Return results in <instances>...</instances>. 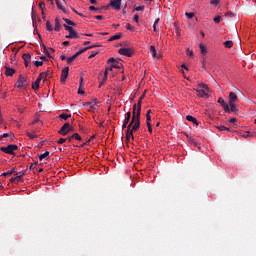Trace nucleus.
<instances>
[{"label": "nucleus", "mask_w": 256, "mask_h": 256, "mask_svg": "<svg viewBox=\"0 0 256 256\" xmlns=\"http://www.w3.org/2000/svg\"><path fill=\"white\" fill-rule=\"evenodd\" d=\"M141 127V116L132 112V119L127 126V131H137Z\"/></svg>", "instance_id": "obj_1"}, {"label": "nucleus", "mask_w": 256, "mask_h": 256, "mask_svg": "<svg viewBox=\"0 0 256 256\" xmlns=\"http://www.w3.org/2000/svg\"><path fill=\"white\" fill-rule=\"evenodd\" d=\"M17 149H19V146H17V144H10L7 147L2 146L0 148V151L6 153L7 155H15V151H17Z\"/></svg>", "instance_id": "obj_2"}, {"label": "nucleus", "mask_w": 256, "mask_h": 256, "mask_svg": "<svg viewBox=\"0 0 256 256\" xmlns=\"http://www.w3.org/2000/svg\"><path fill=\"white\" fill-rule=\"evenodd\" d=\"M63 27L66 31L69 32V35L66 36V39H79V34L75 32L73 27L68 26L67 24H63Z\"/></svg>", "instance_id": "obj_3"}, {"label": "nucleus", "mask_w": 256, "mask_h": 256, "mask_svg": "<svg viewBox=\"0 0 256 256\" xmlns=\"http://www.w3.org/2000/svg\"><path fill=\"white\" fill-rule=\"evenodd\" d=\"M121 1L123 0H111L108 6H105L104 9H109L112 7L115 11H121Z\"/></svg>", "instance_id": "obj_4"}, {"label": "nucleus", "mask_w": 256, "mask_h": 256, "mask_svg": "<svg viewBox=\"0 0 256 256\" xmlns=\"http://www.w3.org/2000/svg\"><path fill=\"white\" fill-rule=\"evenodd\" d=\"M109 71H113V67H107L104 73L100 72V77H102V81L100 82L99 87L105 85V83L107 82Z\"/></svg>", "instance_id": "obj_5"}, {"label": "nucleus", "mask_w": 256, "mask_h": 256, "mask_svg": "<svg viewBox=\"0 0 256 256\" xmlns=\"http://www.w3.org/2000/svg\"><path fill=\"white\" fill-rule=\"evenodd\" d=\"M71 131H73V127L71 126V124L69 123H65L61 128L60 130L58 131V133L60 135H67L68 133H71Z\"/></svg>", "instance_id": "obj_6"}, {"label": "nucleus", "mask_w": 256, "mask_h": 256, "mask_svg": "<svg viewBox=\"0 0 256 256\" xmlns=\"http://www.w3.org/2000/svg\"><path fill=\"white\" fill-rule=\"evenodd\" d=\"M15 87H17L18 89H23V87H27V78H25L23 75H20L17 82L15 83Z\"/></svg>", "instance_id": "obj_7"}, {"label": "nucleus", "mask_w": 256, "mask_h": 256, "mask_svg": "<svg viewBox=\"0 0 256 256\" xmlns=\"http://www.w3.org/2000/svg\"><path fill=\"white\" fill-rule=\"evenodd\" d=\"M118 53L120 55H124L125 57H133L134 51L131 48H120L118 50Z\"/></svg>", "instance_id": "obj_8"}, {"label": "nucleus", "mask_w": 256, "mask_h": 256, "mask_svg": "<svg viewBox=\"0 0 256 256\" xmlns=\"http://www.w3.org/2000/svg\"><path fill=\"white\" fill-rule=\"evenodd\" d=\"M143 105V100L139 99L137 104H134L132 107V113L141 116V106Z\"/></svg>", "instance_id": "obj_9"}, {"label": "nucleus", "mask_w": 256, "mask_h": 256, "mask_svg": "<svg viewBox=\"0 0 256 256\" xmlns=\"http://www.w3.org/2000/svg\"><path fill=\"white\" fill-rule=\"evenodd\" d=\"M225 113H235L236 115H238L239 109H237V105H235V102H229L228 111H225Z\"/></svg>", "instance_id": "obj_10"}, {"label": "nucleus", "mask_w": 256, "mask_h": 256, "mask_svg": "<svg viewBox=\"0 0 256 256\" xmlns=\"http://www.w3.org/2000/svg\"><path fill=\"white\" fill-rule=\"evenodd\" d=\"M67 77H69V67L68 66H66L61 72V77H60L61 83H65V81H67Z\"/></svg>", "instance_id": "obj_11"}, {"label": "nucleus", "mask_w": 256, "mask_h": 256, "mask_svg": "<svg viewBox=\"0 0 256 256\" xmlns=\"http://www.w3.org/2000/svg\"><path fill=\"white\" fill-rule=\"evenodd\" d=\"M16 71L14 68H11V66H5V75L6 77H13L15 75Z\"/></svg>", "instance_id": "obj_12"}, {"label": "nucleus", "mask_w": 256, "mask_h": 256, "mask_svg": "<svg viewBox=\"0 0 256 256\" xmlns=\"http://www.w3.org/2000/svg\"><path fill=\"white\" fill-rule=\"evenodd\" d=\"M22 59L24 60L25 67H29V63H31V54H23Z\"/></svg>", "instance_id": "obj_13"}, {"label": "nucleus", "mask_w": 256, "mask_h": 256, "mask_svg": "<svg viewBox=\"0 0 256 256\" xmlns=\"http://www.w3.org/2000/svg\"><path fill=\"white\" fill-rule=\"evenodd\" d=\"M197 93H198V97H203V98H209V92H207L206 90H203L201 88L196 89Z\"/></svg>", "instance_id": "obj_14"}, {"label": "nucleus", "mask_w": 256, "mask_h": 256, "mask_svg": "<svg viewBox=\"0 0 256 256\" xmlns=\"http://www.w3.org/2000/svg\"><path fill=\"white\" fill-rule=\"evenodd\" d=\"M218 103L222 106L224 111H229V104L225 103V99L223 98H218Z\"/></svg>", "instance_id": "obj_15"}, {"label": "nucleus", "mask_w": 256, "mask_h": 256, "mask_svg": "<svg viewBox=\"0 0 256 256\" xmlns=\"http://www.w3.org/2000/svg\"><path fill=\"white\" fill-rule=\"evenodd\" d=\"M94 47H99V45H92V46H88V47H85V48H82L80 49L76 55L79 57V55L85 53V51H89V49H93Z\"/></svg>", "instance_id": "obj_16"}, {"label": "nucleus", "mask_w": 256, "mask_h": 256, "mask_svg": "<svg viewBox=\"0 0 256 256\" xmlns=\"http://www.w3.org/2000/svg\"><path fill=\"white\" fill-rule=\"evenodd\" d=\"M239 97H237V94L235 92H230L229 93V103H235L238 101Z\"/></svg>", "instance_id": "obj_17"}, {"label": "nucleus", "mask_w": 256, "mask_h": 256, "mask_svg": "<svg viewBox=\"0 0 256 256\" xmlns=\"http://www.w3.org/2000/svg\"><path fill=\"white\" fill-rule=\"evenodd\" d=\"M85 107H90V109H95L97 107V99L92 100L91 102H87Z\"/></svg>", "instance_id": "obj_18"}, {"label": "nucleus", "mask_w": 256, "mask_h": 256, "mask_svg": "<svg viewBox=\"0 0 256 256\" xmlns=\"http://www.w3.org/2000/svg\"><path fill=\"white\" fill-rule=\"evenodd\" d=\"M135 130H126V139L129 141V139H132V141L135 139V136H133V133Z\"/></svg>", "instance_id": "obj_19"}, {"label": "nucleus", "mask_w": 256, "mask_h": 256, "mask_svg": "<svg viewBox=\"0 0 256 256\" xmlns=\"http://www.w3.org/2000/svg\"><path fill=\"white\" fill-rule=\"evenodd\" d=\"M47 77H49V72H41L38 78L45 83L47 81Z\"/></svg>", "instance_id": "obj_20"}, {"label": "nucleus", "mask_w": 256, "mask_h": 256, "mask_svg": "<svg viewBox=\"0 0 256 256\" xmlns=\"http://www.w3.org/2000/svg\"><path fill=\"white\" fill-rule=\"evenodd\" d=\"M40 83H41V78L38 77V78L36 79L35 83H32V89H33L34 91H37V90L39 89Z\"/></svg>", "instance_id": "obj_21"}, {"label": "nucleus", "mask_w": 256, "mask_h": 256, "mask_svg": "<svg viewBox=\"0 0 256 256\" xmlns=\"http://www.w3.org/2000/svg\"><path fill=\"white\" fill-rule=\"evenodd\" d=\"M186 119H187V121H190L191 123H193L196 126L199 125V121H197V119L191 115L186 116Z\"/></svg>", "instance_id": "obj_22"}, {"label": "nucleus", "mask_w": 256, "mask_h": 256, "mask_svg": "<svg viewBox=\"0 0 256 256\" xmlns=\"http://www.w3.org/2000/svg\"><path fill=\"white\" fill-rule=\"evenodd\" d=\"M38 158L40 161H43V159H45V161H49V151L39 155Z\"/></svg>", "instance_id": "obj_23"}, {"label": "nucleus", "mask_w": 256, "mask_h": 256, "mask_svg": "<svg viewBox=\"0 0 256 256\" xmlns=\"http://www.w3.org/2000/svg\"><path fill=\"white\" fill-rule=\"evenodd\" d=\"M54 31H61V22H60L59 18L55 19Z\"/></svg>", "instance_id": "obj_24"}, {"label": "nucleus", "mask_w": 256, "mask_h": 256, "mask_svg": "<svg viewBox=\"0 0 256 256\" xmlns=\"http://www.w3.org/2000/svg\"><path fill=\"white\" fill-rule=\"evenodd\" d=\"M121 38V33H117L115 34L114 36H111L108 41L111 42V41H117V39H120Z\"/></svg>", "instance_id": "obj_25"}, {"label": "nucleus", "mask_w": 256, "mask_h": 256, "mask_svg": "<svg viewBox=\"0 0 256 256\" xmlns=\"http://www.w3.org/2000/svg\"><path fill=\"white\" fill-rule=\"evenodd\" d=\"M55 1L58 9H60V11H63V13H66V10H65V7H63V4H61L59 0H55Z\"/></svg>", "instance_id": "obj_26"}, {"label": "nucleus", "mask_w": 256, "mask_h": 256, "mask_svg": "<svg viewBox=\"0 0 256 256\" xmlns=\"http://www.w3.org/2000/svg\"><path fill=\"white\" fill-rule=\"evenodd\" d=\"M199 88L200 89H203V91H206V92H208L209 93V86L207 85V84H205V83H201V84H199Z\"/></svg>", "instance_id": "obj_27"}, {"label": "nucleus", "mask_w": 256, "mask_h": 256, "mask_svg": "<svg viewBox=\"0 0 256 256\" xmlns=\"http://www.w3.org/2000/svg\"><path fill=\"white\" fill-rule=\"evenodd\" d=\"M63 20L65 21L66 24H68V27H75V22L67 19V18H63Z\"/></svg>", "instance_id": "obj_28"}, {"label": "nucleus", "mask_w": 256, "mask_h": 256, "mask_svg": "<svg viewBox=\"0 0 256 256\" xmlns=\"http://www.w3.org/2000/svg\"><path fill=\"white\" fill-rule=\"evenodd\" d=\"M150 53H152V57L154 59L157 57V50L155 49V46H150Z\"/></svg>", "instance_id": "obj_29"}, {"label": "nucleus", "mask_w": 256, "mask_h": 256, "mask_svg": "<svg viewBox=\"0 0 256 256\" xmlns=\"http://www.w3.org/2000/svg\"><path fill=\"white\" fill-rule=\"evenodd\" d=\"M199 47L202 55H207V47H205L203 44H200Z\"/></svg>", "instance_id": "obj_30"}, {"label": "nucleus", "mask_w": 256, "mask_h": 256, "mask_svg": "<svg viewBox=\"0 0 256 256\" xmlns=\"http://www.w3.org/2000/svg\"><path fill=\"white\" fill-rule=\"evenodd\" d=\"M76 57H78V56L76 54H74L73 56L67 58L68 65H71V63H73L75 61Z\"/></svg>", "instance_id": "obj_31"}, {"label": "nucleus", "mask_w": 256, "mask_h": 256, "mask_svg": "<svg viewBox=\"0 0 256 256\" xmlns=\"http://www.w3.org/2000/svg\"><path fill=\"white\" fill-rule=\"evenodd\" d=\"M147 123H151V110H148L146 113V125Z\"/></svg>", "instance_id": "obj_32"}, {"label": "nucleus", "mask_w": 256, "mask_h": 256, "mask_svg": "<svg viewBox=\"0 0 256 256\" xmlns=\"http://www.w3.org/2000/svg\"><path fill=\"white\" fill-rule=\"evenodd\" d=\"M224 45L227 49H231V47H233V41L231 40L225 41Z\"/></svg>", "instance_id": "obj_33"}, {"label": "nucleus", "mask_w": 256, "mask_h": 256, "mask_svg": "<svg viewBox=\"0 0 256 256\" xmlns=\"http://www.w3.org/2000/svg\"><path fill=\"white\" fill-rule=\"evenodd\" d=\"M60 119H64V121H67V119H69L71 117V114H65V113H62L60 114Z\"/></svg>", "instance_id": "obj_34"}, {"label": "nucleus", "mask_w": 256, "mask_h": 256, "mask_svg": "<svg viewBox=\"0 0 256 256\" xmlns=\"http://www.w3.org/2000/svg\"><path fill=\"white\" fill-rule=\"evenodd\" d=\"M73 139H76V141H82L83 138H81V135L79 133L72 134Z\"/></svg>", "instance_id": "obj_35"}, {"label": "nucleus", "mask_w": 256, "mask_h": 256, "mask_svg": "<svg viewBox=\"0 0 256 256\" xmlns=\"http://www.w3.org/2000/svg\"><path fill=\"white\" fill-rule=\"evenodd\" d=\"M185 17H187L188 19H193L195 17V13H193V12H186L185 13Z\"/></svg>", "instance_id": "obj_36"}, {"label": "nucleus", "mask_w": 256, "mask_h": 256, "mask_svg": "<svg viewBox=\"0 0 256 256\" xmlns=\"http://www.w3.org/2000/svg\"><path fill=\"white\" fill-rule=\"evenodd\" d=\"M217 129H218L219 131H231V128H227V127H225V126H217Z\"/></svg>", "instance_id": "obj_37"}, {"label": "nucleus", "mask_w": 256, "mask_h": 256, "mask_svg": "<svg viewBox=\"0 0 256 256\" xmlns=\"http://www.w3.org/2000/svg\"><path fill=\"white\" fill-rule=\"evenodd\" d=\"M13 173H15V168L11 169V170L8 171V172H4L2 175H3L4 177H7V175H13Z\"/></svg>", "instance_id": "obj_38"}, {"label": "nucleus", "mask_w": 256, "mask_h": 256, "mask_svg": "<svg viewBox=\"0 0 256 256\" xmlns=\"http://www.w3.org/2000/svg\"><path fill=\"white\" fill-rule=\"evenodd\" d=\"M46 29L47 31H53V26L51 25V22L49 21L46 22Z\"/></svg>", "instance_id": "obj_39"}, {"label": "nucleus", "mask_w": 256, "mask_h": 256, "mask_svg": "<svg viewBox=\"0 0 256 256\" xmlns=\"http://www.w3.org/2000/svg\"><path fill=\"white\" fill-rule=\"evenodd\" d=\"M241 137H244V139H247V137H251V132L250 131H246V132L241 134Z\"/></svg>", "instance_id": "obj_40"}, {"label": "nucleus", "mask_w": 256, "mask_h": 256, "mask_svg": "<svg viewBox=\"0 0 256 256\" xmlns=\"http://www.w3.org/2000/svg\"><path fill=\"white\" fill-rule=\"evenodd\" d=\"M23 175H25V173H22V174L16 176V181H18V183L23 182V178H21V177H23Z\"/></svg>", "instance_id": "obj_41"}, {"label": "nucleus", "mask_w": 256, "mask_h": 256, "mask_svg": "<svg viewBox=\"0 0 256 256\" xmlns=\"http://www.w3.org/2000/svg\"><path fill=\"white\" fill-rule=\"evenodd\" d=\"M219 3H221L220 0H211V1H210V5H214V6L219 5Z\"/></svg>", "instance_id": "obj_42"}, {"label": "nucleus", "mask_w": 256, "mask_h": 256, "mask_svg": "<svg viewBox=\"0 0 256 256\" xmlns=\"http://www.w3.org/2000/svg\"><path fill=\"white\" fill-rule=\"evenodd\" d=\"M190 143L196 147H198V149H201V146H199V143H197L195 140L190 139Z\"/></svg>", "instance_id": "obj_43"}, {"label": "nucleus", "mask_w": 256, "mask_h": 256, "mask_svg": "<svg viewBox=\"0 0 256 256\" xmlns=\"http://www.w3.org/2000/svg\"><path fill=\"white\" fill-rule=\"evenodd\" d=\"M214 23H216V24L221 23V16H216V17L214 18Z\"/></svg>", "instance_id": "obj_44"}, {"label": "nucleus", "mask_w": 256, "mask_h": 256, "mask_svg": "<svg viewBox=\"0 0 256 256\" xmlns=\"http://www.w3.org/2000/svg\"><path fill=\"white\" fill-rule=\"evenodd\" d=\"M34 65H35V67H42L43 61H35Z\"/></svg>", "instance_id": "obj_45"}, {"label": "nucleus", "mask_w": 256, "mask_h": 256, "mask_svg": "<svg viewBox=\"0 0 256 256\" xmlns=\"http://www.w3.org/2000/svg\"><path fill=\"white\" fill-rule=\"evenodd\" d=\"M65 141H67L66 138H60V139L57 141V143H58V145H63V143H65Z\"/></svg>", "instance_id": "obj_46"}, {"label": "nucleus", "mask_w": 256, "mask_h": 256, "mask_svg": "<svg viewBox=\"0 0 256 256\" xmlns=\"http://www.w3.org/2000/svg\"><path fill=\"white\" fill-rule=\"evenodd\" d=\"M134 11H145V6H138L134 9Z\"/></svg>", "instance_id": "obj_47"}, {"label": "nucleus", "mask_w": 256, "mask_h": 256, "mask_svg": "<svg viewBox=\"0 0 256 256\" xmlns=\"http://www.w3.org/2000/svg\"><path fill=\"white\" fill-rule=\"evenodd\" d=\"M146 125H147L149 133H153V126H151V123H147Z\"/></svg>", "instance_id": "obj_48"}, {"label": "nucleus", "mask_w": 256, "mask_h": 256, "mask_svg": "<svg viewBox=\"0 0 256 256\" xmlns=\"http://www.w3.org/2000/svg\"><path fill=\"white\" fill-rule=\"evenodd\" d=\"M125 119H127L128 121H131V112H127L125 114Z\"/></svg>", "instance_id": "obj_49"}, {"label": "nucleus", "mask_w": 256, "mask_h": 256, "mask_svg": "<svg viewBox=\"0 0 256 256\" xmlns=\"http://www.w3.org/2000/svg\"><path fill=\"white\" fill-rule=\"evenodd\" d=\"M37 165H39V162H35L34 164H31L30 167H29L30 171L33 170V169H35V167H36Z\"/></svg>", "instance_id": "obj_50"}, {"label": "nucleus", "mask_w": 256, "mask_h": 256, "mask_svg": "<svg viewBox=\"0 0 256 256\" xmlns=\"http://www.w3.org/2000/svg\"><path fill=\"white\" fill-rule=\"evenodd\" d=\"M27 135H28L29 139H35L37 137V135L31 134L30 132H27Z\"/></svg>", "instance_id": "obj_51"}, {"label": "nucleus", "mask_w": 256, "mask_h": 256, "mask_svg": "<svg viewBox=\"0 0 256 256\" xmlns=\"http://www.w3.org/2000/svg\"><path fill=\"white\" fill-rule=\"evenodd\" d=\"M43 49H44L47 57H49L51 59V54H49V52L47 51V46L43 45Z\"/></svg>", "instance_id": "obj_52"}, {"label": "nucleus", "mask_w": 256, "mask_h": 256, "mask_svg": "<svg viewBox=\"0 0 256 256\" xmlns=\"http://www.w3.org/2000/svg\"><path fill=\"white\" fill-rule=\"evenodd\" d=\"M107 63H117V60L113 57L109 58Z\"/></svg>", "instance_id": "obj_53"}, {"label": "nucleus", "mask_w": 256, "mask_h": 256, "mask_svg": "<svg viewBox=\"0 0 256 256\" xmlns=\"http://www.w3.org/2000/svg\"><path fill=\"white\" fill-rule=\"evenodd\" d=\"M126 29H127L128 31H133V26H131V24L127 23V24H126Z\"/></svg>", "instance_id": "obj_54"}, {"label": "nucleus", "mask_w": 256, "mask_h": 256, "mask_svg": "<svg viewBox=\"0 0 256 256\" xmlns=\"http://www.w3.org/2000/svg\"><path fill=\"white\" fill-rule=\"evenodd\" d=\"M133 21H135V23H139V15L135 14L133 17Z\"/></svg>", "instance_id": "obj_55"}, {"label": "nucleus", "mask_w": 256, "mask_h": 256, "mask_svg": "<svg viewBox=\"0 0 256 256\" xmlns=\"http://www.w3.org/2000/svg\"><path fill=\"white\" fill-rule=\"evenodd\" d=\"M78 95H85V90H82L81 87L78 89Z\"/></svg>", "instance_id": "obj_56"}, {"label": "nucleus", "mask_w": 256, "mask_h": 256, "mask_svg": "<svg viewBox=\"0 0 256 256\" xmlns=\"http://www.w3.org/2000/svg\"><path fill=\"white\" fill-rule=\"evenodd\" d=\"M89 11H99V8H96L95 6H90Z\"/></svg>", "instance_id": "obj_57"}, {"label": "nucleus", "mask_w": 256, "mask_h": 256, "mask_svg": "<svg viewBox=\"0 0 256 256\" xmlns=\"http://www.w3.org/2000/svg\"><path fill=\"white\" fill-rule=\"evenodd\" d=\"M110 67H112V70H113V69H121V66H120V65H117V64H113V65L110 66Z\"/></svg>", "instance_id": "obj_58"}, {"label": "nucleus", "mask_w": 256, "mask_h": 256, "mask_svg": "<svg viewBox=\"0 0 256 256\" xmlns=\"http://www.w3.org/2000/svg\"><path fill=\"white\" fill-rule=\"evenodd\" d=\"M73 135H71L70 137L66 138V141H68V143H71L73 141Z\"/></svg>", "instance_id": "obj_59"}, {"label": "nucleus", "mask_w": 256, "mask_h": 256, "mask_svg": "<svg viewBox=\"0 0 256 256\" xmlns=\"http://www.w3.org/2000/svg\"><path fill=\"white\" fill-rule=\"evenodd\" d=\"M80 85H79V87H80V89H83V77H80Z\"/></svg>", "instance_id": "obj_60"}, {"label": "nucleus", "mask_w": 256, "mask_h": 256, "mask_svg": "<svg viewBox=\"0 0 256 256\" xmlns=\"http://www.w3.org/2000/svg\"><path fill=\"white\" fill-rule=\"evenodd\" d=\"M94 18L97 19L98 21L103 20V16L101 15L94 16Z\"/></svg>", "instance_id": "obj_61"}, {"label": "nucleus", "mask_w": 256, "mask_h": 256, "mask_svg": "<svg viewBox=\"0 0 256 256\" xmlns=\"http://www.w3.org/2000/svg\"><path fill=\"white\" fill-rule=\"evenodd\" d=\"M39 7H40V9H45V3H43V2H41L40 4H39Z\"/></svg>", "instance_id": "obj_62"}, {"label": "nucleus", "mask_w": 256, "mask_h": 256, "mask_svg": "<svg viewBox=\"0 0 256 256\" xmlns=\"http://www.w3.org/2000/svg\"><path fill=\"white\" fill-rule=\"evenodd\" d=\"M95 55H97V52H92L91 55L89 56V59H93V57H95Z\"/></svg>", "instance_id": "obj_63"}, {"label": "nucleus", "mask_w": 256, "mask_h": 256, "mask_svg": "<svg viewBox=\"0 0 256 256\" xmlns=\"http://www.w3.org/2000/svg\"><path fill=\"white\" fill-rule=\"evenodd\" d=\"M237 121L236 118H230L229 123H235Z\"/></svg>", "instance_id": "obj_64"}]
</instances>
